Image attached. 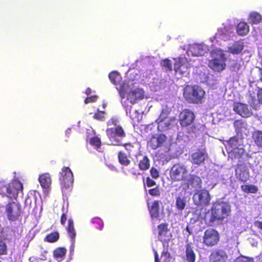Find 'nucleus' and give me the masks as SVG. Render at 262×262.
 Masks as SVG:
<instances>
[{
  "label": "nucleus",
  "instance_id": "nucleus-1",
  "mask_svg": "<svg viewBox=\"0 0 262 262\" xmlns=\"http://www.w3.org/2000/svg\"><path fill=\"white\" fill-rule=\"evenodd\" d=\"M210 211L211 215L209 216L206 215L204 221L206 224L211 226L215 221H223L227 217L231 212V206L226 202L216 201L213 203Z\"/></svg>",
  "mask_w": 262,
  "mask_h": 262
},
{
  "label": "nucleus",
  "instance_id": "nucleus-2",
  "mask_svg": "<svg viewBox=\"0 0 262 262\" xmlns=\"http://www.w3.org/2000/svg\"><path fill=\"white\" fill-rule=\"evenodd\" d=\"M242 50H211L210 55L212 59L209 60L208 67L213 71L221 72L226 67V62L229 55L227 53L237 54Z\"/></svg>",
  "mask_w": 262,
  "mask_h": 262
},
{
  "label": "nucleus",
  "instance_id": "nucleus-3",
  "mask_svg": "<svg viewBox=\"0 0 262 262\" xmlns=\"http://www.w3.org/2000/svg\"><path fill=\"white\" fill-rule=\"evenodd\" d=\"M23 185L18 180H13L10 183L0 181V194L3 196L16 200L20 192L23 193Z\"/></svg>",
  "mask_w": 262,
  "mask_h": 262
},
{
  "label": "nucleus",
  "instance_id": "nucleus-4",
  "mask_svg": "<svg viewBox=\"0 0 262 262\" xmlns=\"http://www.w3.org/2000/svg\"><path fill=\"white\" fill-rule=\"evenodd\" d=\"M184 96L188 102L199 104L203 102L205 92L199 85H187L184 89Z\"/></svg>",
  "mask_w": 262,
  "mask_h": 262
},
{
  "label": "nucleus",
  "instance_id": "nucleus-5",
  "mask_svg": "<svg viewBox=\"0 0 262 262\" xmlns=\"http://www.w3.org/2000/svg\"><path fill=\"white\" fill-rule=\"evenodd\" d=\"M4 208L8 221L15 222L21 220L23 211L19 202L13 200L9 201L5 205Z\"/></svg>",
  "mask_w": 262,
  "mask_h": 262
},
{
  "label": "nucleus",
  "instance_id": "nucleus-6",
  "mask_svg": "<svg viewBox=\"0 0 262 262\" xmlns=\"http://www.w3.org/2000/svg\"><path fill=\"white\" fill-rule=\"evenodd\" d=\"M188 173L187 166L181 163H177L171 167L169 177L172 182H180L185 180Z\"/></svg>",
  "mask_w": 262,
  "mask_h": 262
},
{
  "label": "nucleus",
  "instance_id": "nucleus-7",
  "mask_svg": "<svg viewBox=\"0 0 262 262\" xmlns=\"http://www.w3.org/2000/svg\"><path fill=\"white\" fill-rule=\"evenodd\" d=\"M106 134L113 144L116 146L122 145L121 141L126 136L124 130L120 125L107 128Z\"/></svg>",
  "mask_w": 262,
  "mask_h": 262
},
{
  "label": "nucleus",
  "instance_id": "nucleus-8",
  "mask_svg": "<svg viewBox=\"0 0 262 262\" xmlns=\"http://www.w3.org/2000/svg\"><path fill=\"white\" fill-rule=\"evenodd\" d=\"M211 195L206 189L198 190L193 196L194 204L199 207H207L210 204Z\"/></svg>",
  "mask_w": 262,
  "mask_h": 262
},
{
  "label": "nucleus",
  "instance_id": "nucleus-9",
  "mask_svg": "<svg viewBox=\"0 0 262 262\" xmlns=\"http://www.w3.org/2000/svg\"><path fill=\"white\" fill-rule=\"evenodd\" d=\"M220 239L219 232L213 228H209L204 232L203 243L207 247H213L218 244Z\"/></svg>",
  "mask_w": 262,
  "mask_h": 262
},
{
  "label": "nucleus",
  "instance_id": "nucleus-10",
  "mask_svg": "<svg viewBox=\"0 0 262 262\" xmlns=\"http://www.w3.org/2000/svg\"><path fill=\"white\" fill-rule=\"evenodd\" d=\"M59 179L62 189H66L74 182L73 172L69 167H63L59 172Z\"/></svg>",
  "mask_w": 262,
  "mask_h": 262
},
{
  "label": "nucleus",
  "instance_id": "nucleus-11",
  "mask_svg": "<svg viewBox=\"0 0 262 262\" xmlns=\"http://www.w3.org/2000/svg\"><path fill=\"white\" fill-rule=\"evenodd\" d=\"M167 141V137L164 134L161 133L152 136L148 142V146L151 149L156 150L164 146Z\"/></svg>",
  "mask_w": 262,
  "mask_h": 262
},
{
  "label": "nucleus",
  "instance_id": "nucleus-12",
  "mask_svg": "<svg viewBox=\"0 0 262 262\" xmlns=\"http://www.w3.org/2000/svg\"><path fill=\"white\" fill-rule=\"evenodd\" d=\"M195 119V115L189 109H184L179 115L180 124L182 127H187L190 125Z\"/></svg>",
  "mask_w": 262,
  "mask_h": 262
},
{
  "label": "nucleus",
  "instance_id": "nucleus-13",
  "mask_svg": "<svg viewBox=\"0 0 262 262\" xmlns=\"http://www.w3.org/2000/svg\"><path fill=\"white\" fill-rule=\"evenodd\" d=\"M190 162L193 165L199 166L204 163L208 157L205 149H198L190 155Z\"/></svg>",
  "mask_w": 262,
  "mask_h": 262
},
{
  "label": "nucleus",
  "instance_id": "nucleus-14",
  "mask_svg": "<svg viewBox=\"0 0 262 262\" xmlns=\"http://www.w3.org/2000/svg\"><path fill=\"white\" fill-rule=\"evenodd\" d=\"M190 64L186 59H180L174 64V70L176 74L186 76L189 73Z\"/></svg>",
  "mask_w": 262,
  "mask_h": 262
},
{
  "label": "nucleus",
  "instance_id": "nucleus-15",
  "mask_svg": "<svg viewBox=\"0 0 262 262\" xmlns=\"http://www.w3.org/2000/svg\"><path fill=\"white\" fill-rule=\"evenodd\" d=\"M233 110L238 115L244 118L251 117L253 113L249 108L247 104L241 102H235L233 104Z\"/></svg>",
  "mask_w": 262,
  "mask_h": 262
},
{
  "label": "nucleus",
  "instance_id": "nucleus-16",
  "mask_svg": "<svg viewBox=\"0 0 262 262\" xmlns=\"http://www.w3.org/2000/svg\"><path fill=\"white\" fill-rule=\"evenodd\" d=\"M236 178L240 181L246 182L249 179V172L245 164H238L235 169Z\"/></svg>",
  "mask_w": 262,
  "mask_h": 262
},
{
  "label": "nucleus",
  "instance_id": "nucleus-17",
  "mask_svg": "<svg viewBox=\"0 0 262 262\" xmlns=\"http://www.w3.org/2000/svg\"><path fill=\"white\" fill-rule=\"evenodd\" d=\"M228 254L223 249H215L210 254L209 260L210 262H226Z\"/></svg>",
  "mask_w": 262,
  "mask_h": 262
},
{
  "label": "nucleus",
  "instance_id": "nucleus-18",
  "mask_svg": "<svg viewBox=\"0 0 262 262\" xmlns=\"http://www.w3.org/2000/svg\"><path fill=\"white\" fill-rule=\"evenodd\" d=\"M185 184L188 188L198 189L202 186V180L201 178L194 174H189L188 177L185 178Z\"/></svg>",
  "mask_w": 262,
  "mask_h": 262
},
{
  "label": "nucleus",
  "instance_id": "nucleus-19",
  "mask_svg": "<svg viewBox=\"0 0 262 262\" xmlns=\"http://www.w3.org/2000/svg\"><path fill=\"white\" fill-rule=\"evenodd\" d=\"M158 238L161 242H167L170 241L171 235L167 223H162L158 226Z\"/></svg>",
  "mask_w": 262,
  "mask_h": 262
},
{
  "label": "nucleus",
  "instance_id": "nucleus-20",
  "mask_svg": "<svg viewBox=\"0 0 262 262\" xmlns=\"http://www.w3.org/2000/svg\"><path fill=\"white\" fill-rule=\"evenodd\" d=\"M233 127L236 135L242 136L248 130V124L242 119L235 120L233 122Z\"/></svg>",
  "mask_w": 262,
  "mask_h": 262
},
{
  "label": "nucleus",
  "instance_id": "nucleus-21",
  "mask_svg": "<svg viewBox=\"0 0 262 262\" xmlns=\"http://www.w3.org/2000/svg\"><path fill=\"white\" fill-rule=\"evenodd\" d=\"M144 98L143 92L141 90L136 89L130 91L127 95V100L132 103L135 104Z\"/></svg>",
  "mask_w": 262,
  "mask_h": 262
},
{
  "label": "nucleus",
  "instance_id": "nucleus-22",
  "mask_svg": "<svg viewBox=\"0 0 262 262\" xmlns=\"http://www.w3.org/2000/svg\"><path fill=\"white\" fill-rule=\"evenodd\" d=\"M185 256L187 262H195L196 260V254L194 251V247L191 243L185 245Z\"/></svg>",
  "mask_w": 262,
  "mask_h": 262
},
{
  "label": "nucleus",
  "instance_id": "nucleus-23",
  "mask_svg": "<svg viewBox=\"0 0 262 262\" xmlns=\"http://www.w3.org/2000/svg\"><path fill=\"white\" fill-rule=\"evenodd\" d=\"M38 181L43 189H48L52 184V179L49 173H43L39 175Z\"/></svg>",
  "mask_w": 262,
  "mask_h": 262
},
{
  "label": "nucleus",
  "instance_id": "nucleus-24",
  "mask_svg": "<svg viewBox=\"0 0 262 262\" xmlns=\"http://www.w3.org/2000/svg\"><path fill=\"white\" fill-rule=\"evenodd\" d=\"M160 201L156 200L148 204V209L151 218H158L159 216Z\"/></svg>",
  "mask_w": 262,
  "mask_h": 262
},
{
  "label": "nucleus",
  "instance_id": "nucleus-25",
  "mask_svg": "<svg viewBox=\"0 0 262 262\" xmlns=\"http://www.w3.org/2000/svg\"><path fill=\"white\" fill-rule=\"evenodd\" d=\"M249 26L244 21L239 22L236 26V32L241 36H245L249 32Z\"/></svg>",
  "mask_w": 262,
  "mask_h": 262
},
{
  "label": "nucleus",
  "instance_id": "nucleus-26",
  "mask_svg": "<svg viewBox=\"0 0 262 262\" xmlns=\"http://www.w3.org/2000/svg\"><path fill=\"white\" fill-rule=\"evenodd\" d=\"M66 229L68 232V235L70 237L72 242L74 243L75 242L76 233L74 228V222L72 219H69L68 224Z\"/></svg>",
  "mask_w": 262,
  "mask_h": 262
},
{
  "label": "nucleus",
  "instance_id": "nucleus-27",
  "mask_svg": "<svg viewBox=\"0 0 262 262\" xmlns=\"http://www.w3.org/2000/svg\"><path fill=\"white\" fill-rule=\"evenodd\" d=\"M138 165L141 170L146 171L148 170L150 165V160L148 156L146 155L143 156L142 159L139 161Z\"/></svg>",
  "mask_w": 262,
  "mask_h": 262
},
{
  "label": "nucleus",
  "instance_id": "nucleus-28",
  "mask_svg": "<svg viewBox=\"0 0 262 262\" xmlns=\"http://www.w3.org/2000/svg\"><path fill=\"white\" fill-rule=\"evenodd\" d=\"M117 157L118 162L122 165L127 166L131 163V161L128 159L127 155L123 151L120 150L118 151Z\"/></svg>",
  "mask_w": 262,
  "mask_h": 262
},
{
  "label": "nucleus",
  "instance_id": "nucleus-29",
  "mask_svg": "<svg viewBox=\"0 0 262 262\" xmlns=\"http://www.w3.org/2000/svg\"><path fill=\"white\" fill-rule=\"evenodd\" d=\"M167 118L168 113L165 111H162L156 122L157 123L159 126L163 127L164 126L165 127H168L170 123L169 122H165Z\"/></svg>",
  "mask_w": 262,
  "mask_h": 262
},
{
  "label": "nucleus",
  "instance_id": "nucleus-30",
  "mask_svg": "<svg viewBox=\"0 0 262 262\" xmlns=\"http://www.w3.org/2000/svg\"><path fill=\"white\" fill-rule=\"evenodd\" d=\"M252 138L255 144L258 147H262V131L256 130L252 133Z\"/></svg>",
  "mask_w": 262,
  "mask_h": 262
},
{
  "label": "nucleus",
  "instance_id": "nucleus-31",
  "mask_svg": "<svg viewBox=\"0 0 262 262\" xmlns=\"http://www.w3.org/2000/svg\"><path fill=\"white\" fill-rule=\"evenodd\" d=\"M67 250L63 247L56 248L53 252L54 257L58 261L62 260L66 254Z\"/></svg>",
  "mask_w": 262,
  "mask_h": 262
},
{
  "label": "nucleus",
  "instance_id": "nucleus-32",
  "mask_svg": "<svg viewBox=\"0 0 262 262\" xmlns=\"http://www.w3.org/2000/svg\"><path fill=\"white\" fill-rule=\"evenodd\" d=\"M262 19V16L256 12H252L250 13L248 17V21L251 24H258Z\"/></svg>",
  "mask_w": 262,
  "mask_h": 262
},
{
  "label": "nucleus",
  "instance_id": "nucleus-33",
  "mask_svg": "<svg viewBox=\"0 0 262 262\" xmlns=\"http://www.w3.org/2000/svg\"><path fill=\"white\" fill-rule=\"evenodd\" d=\"M242 190L247 193H256L258 191V187L252 184H245L241 186Z\"/></svg>",
  "mask_w": 262,
  "mask_h": 262
},
{
  "label": "nucleus",
  "instance_id": "nucleus-34",
  "mask_svg": "<svg viewBox=\"0 0 262 262\" xmlns=\"http://www.w3.org/2000/svg\"><path fill=\"white\" fill-rule=\"evenodd\" d=\"M136 143H126L124 144L122 143V146L124 147L125 150L127 151L129 156L133 155L137 151V148L136 147Z\"/></svg>",
  "mask_w": 262,
  "mask_h": 262
},
{
  "label": "nucleus",
  "instance_id": "nucleus-35",
  "mask_svg": "<svg viewBox=\"0 0 262 262\" xmlns=\"http://www.w3.org/2000/svg\"><path fill=\"white\" fill-rule=\"evenodd\" d=\"M59 238V234L57 231L51 232L46 235L45 241L48 243H54L57 242Z\"/></svg>",
  "mask_w": 262,
  "mask_h": 262
},
{
  "label": "nucleus",
  "instance_id": "nucleus-36",
  "mask_svg": "<svg viewBox=\"0 0 262 262\" xmlns=\"http://www.w3.org/2000/svg\"><path fill=\"white\" fill-rule=\"evenodd\" d=\"M176 205L179 210H183L186 206V201L184 198L178 196L176 198Z\"/></svg>",
  "mask_w": 262,
  "mask_h": 262
},
{
  "label": "nucleus",
  "instance_id": "nucleus-37",
  "mask_svg": "<svg viewBox=\"0 0 262 262\" xmlns=\"http://www.w3.org/2000/svg\"><path fill=\"white\" fill-rule=\"evenodd\" d=\"M91 223L93 227L100 230L102 229L103 227V222L101 219L97 217L93 218L91 220Z\"/></svg>",
  "mask_w": 262,
  "mask_h": 262
},
{
  "label": "nucleus",
  "instance_id": "nucleus-38",
  "mask_svg": "<svg viewBox=\"0 0 262 262\" xmlns=\"http://www.w3.org/2000/svg\"><path fill=\"white\" fill-rule=\"evenodd\" d=\"M108 77L111 82L114 84H118L120 81V75L116 71L111 72L109 74Z\"/></svg>",
  "mask_w": 262,
  "mask_h": 262
},
{
  "label": "nucleus",
  "instance_id": "nucleus-39",
  "mask_svg": "<svg viewBox=\"0 0 262 262\" xmlns=\"http://www.w3.org/2000/svg\"><path fill=\"white\" fill-rule=\"evenodd\" d=\"M188 49H208V47L203 43L189 44Z\"/></svg>",
  "mask_w": 262,
  "mask_h": 262
},
{
  "label": "nucleus",
  "instance_id": "nucleus-40",
  "mask_svg": "<svg viewBox=\"0 0 262 262\" xmlns=\"http://www.w3.org/2000/svg\"><path fill=\"white\" fill-rule=\"evenodd\" d=\"M90 143L91 145L95 146L97 148H99L101 145L100 139L96 136L90 138Z\"/></svg>",
  "mask_w": 262,
  "mask_h": 262
},
{
  "label": "nucleus",
  "instance_id": "nucleus-41",
  "mask_svg": "<svg viewBox=\"0 0 262 262\" xmlns=\"http://www.w3.org/2000/svg\"><path fill=\"white\" fill-rule=\"evenodd\" d=\"M105 112L98 110L96 113H95L93 116V118L99 120V121H103L104 120Z\"/></svg>",
  "mask_w": 262,
  "mask_h": 262
},
{
  "label": "nucleus",
  "instance_id": "nucleus-42",
  "mask_svg": "<svg viewBox=\"0 0 262 262\" xmlns=\"http://www.w3.org/2000/svg\"><path fill=\"white\" fill-rule=\"evenodd\" d=\"M234 262H254V260L252 258L241 255L235 259Z\"/></svg>",
  "mask_w": 262,
  "mask_h": 262
},
{
  "label": "nucleus",
  "instance_id": "nucleus-43",
  "mask_svg": "<svg viewBox=\"0 0 262 262\" xmlns=\"http://www.w3.org/2000/svg\"><path fill=\"white\" fill-rule=\"evenodd\" d=\"M149 194L153 196H159L160 195V191L158 186H156L154 188L149 189Z\"/></svg>",
  "mask_w": 262,
  "mask_h": 262
},
{
  "label": "nucleus",
  "instance_id": "nucleus-44",
  "mask_svg": "<svg viewBox=\"0 0 262 262\" xmlns=\"http://www.w3.org/2000/svg\"><path fill=\"white\" fill-rule=\"evenodd\" d=\"M163 66L167 71L171 72L172 70L171 61L167 59L163 60Z\"/></svg>",
  "mask_w": 262,
  "mask_h": 262
},
{
  "label": "nucleus",
  "instance_id": "nucleus-45",
  "mask_svg": "<svg viewBox=\"0 0 262 262\" xmlns=\"http://www.w3.org/2000/svg\"><path fill=\"white\" fill-rule=\"evenodd\" d=\"M238 139L236 137H232L228 141V145L232 148L236 147L238 144Z\"/></svg>",
  "mask_w": 262,
  "mask_h": 262
},
{
  "label": "nucleus",
  "instance_id": "nucleus-46",
  "mask_svg": "<svg viewBox=\"0 0 262 262\" xmlns=\"http://www.w3.org/2000/svg\"><path fill=\"white\" fill-rule=\"evenodd\" d=\"M7 246L6 244L0 239V255H4L7 253Z\"/></svg>",
  "mask_w": 262,
  "mask_h": 262
},
{
  "label": "nucleus",
  "instance_id": "nucleus-47",
  "mask_svg": "<svg viewBox=\"0 0 262 262\" xmlns=\"http://www.w3.org/2000/svg\"><path fill=\"white\" fill-rule=\"evenodd\" d=\"M244 47V42L242 40H240L235 42L233 49L229 48L228 49H243Z\"/></svg>",
  "mask_w": 262,
  "mask_h": 262
},
{
  "label": "nucleus",
  "instance_id": "nucleus-48",
  "mask_svg": "<svg viewBox=\"0 0 262 262\" xmlns=\"http://www.w3.org/2000/svg\"><path fill=\"white\" fill-rule=\"evenodd\" d=\"M150 173L151 176L154 179H157L159 177V171L154 167H152L150 169Z\"/></svg>",
  "mask_w": 262,
  "mask_h": 262
},
{
  "label": "nucleus",
  "instance_id": "nucleus-49",
  "mask_svg": "<svg viewBox=\"0 0 262 262\" xmlns=\"http://www.w3.org/2000/svg\"><path fill=\"white\" fill-rule=\"evenodd\" d=\"M98 98V96L96 95L91 96L90 97H86L84 100V103L88 104L91 102H95Z\"/></svg>",
  "mask_w": 262,
  "mask_h": 262
},
{
  "label": "nucleus",
  "instance_id": "nucleus-50",
  "mask_svg": "<svg viewBox=\"0 0 262 262\" xmlns=\"http://www.w3.org/2000/svg\"><path fill=\"white\" fill-rule=\"evenodd\" d=\"M118 120L117 119L115 118H111L106 123V124L108 126H111L112 125H114L117 126V123H118Z\"/></svg>",
  "mask_w": 262,
  "mask_h": 262
},
{
  "label": "nucleus",
  "instance_id": "nucleus-51",
  "mask_svg": "<svg viewBox=\"0 0 262 262\" xmlns=\"http://www.w3.org/2000/svg\"><path fill=\"white\" fill-rule=\"evenodd\" d=\"M257 97L258 102L262 105V88H257Z\"/></svg>",
  "mask_w": 262,
  "mask_h": 262
},
{
  "label": "nucleus",
  "instance_id": "nucleus-52",
  "mask_svg": "<svg viewBox=\"0 0 262 262\" xmlns=\"http://www.w3.org/2000/svg\"><path fill=\"white\" fill-rule=\"evenodd\" d=\"M129 172L134 176H137L141 174L136 166H134L129 169Z\"/></svg>",
  "mask_w": 262,
  "mask_h": 262
},
{
  "label": "nucleus",
  "instance_id": "nucleus-53",
  "mask_svg": "<svg viewBox=\"0 0 262 262\" xmlns=\"http://www.w3.org/2000/svg\"><path fill=\"white\" fill-rule=\"evenodd\" d=\"M146 184L148 187L154 186L156 184L155 181L150 179L149 177H147L146 178Z\"/></svg>",
  "mask_w": 262,
  "mask_h": 262
},
{
  "label": "nucleus",
  "instance_id": "nucleus-54",
  "mask_svg": "<svg viewBox=\"0 0 262 262\" xmlns=\"http://www.w3.org/2000/svg\"><path fill=\"white\" fill-rule=\"evenodd\" d=\"M67 220V215L66 213H62L61 216L60 223L61 225H64Z\"/></svg>",
  "mask_w": 262,
  "mask_h": 262
},
{
  "label": "nucleus",
  "instance_id": "nucleus-55",
  "mask_svg": "<svg viewBox=\"0 0 262 262\" xmlns=\"http://www.w3.org/2000/svg\"><path fill=\"white\" fill-rule=\"evenodd\" d=\"M254 225L258 229L262 230V222L256 221L254 222Z\"/></svg>",
  "mask_w": 262,
  "mask_h": 262
},
{
  "label": "nucleus",
  "instance_id": "nucleus-56",
  "mask_svg": "<svg viewBox=\"0 0 262 262\" xmlns=\"http://www.w3.org/2000/svg\"><path fill=\"white\" fill-rule=\"evenodd\" d=\"M161 256H164L166 258H169L170 256V253L168 251V250H164L161 253Z\"/></svg>",
  "mask_w": 262,
  "mask_h": 262
},
{
  "label": "nucleus",
  "instance_id": "nucleus-57",
  "mask_svg": "<svg viewBox=\"0 0 262 262\" xmlns=\"http://www.w3.org/2000/svg\"><path fill=\"white\" fill-rule=\"evenodd\" d=\"M258 80L262 82V68H258Z\"/></svg>",
  "mask_w": 262,
  "mask_h": 262
},
{
  "label": "nucleus",
  "instance_id": "nucleus-58",
  "mask_svg": "<svg viewBox=\"0 0 262 262\" xmlns=\"http://www.w3.org/2000/svg\"><path fill=\"white\" fill-rule=\"evenodd\" d=\"M155 256V262H160V260L159 258V255L157 251H155L154 252Z\"/></svg>",
  "mask_w": 262,
  "mask_h": 262
},
{
  "label": "nucleus",
  "instance_id": "nucleus-59",
  "mask_svg": "<svg viewBox=\"0 0 262 262\" xmlns=\"http://www.w3.org/2000/svg\"><path fill=\"white\" fill-rule=\"evenodd\" d=\"M119 94L122 98H124L125 97V93L122 90H120Z\"/></svg>",
  "mask_w": 262,
  "mask_h": 262
},
{
  "label": "nucleus",
  "instance_id": "nucleus-60",
  "mask_svg": "<svg viewBox=\"0 0 262 262\" xmlns=\"http://www.w3.org/2000/svg\"><path fill=\"white\" fill-rule=\"evenodd\" d=\"M91 93V89L90 88H88L85 90V94L87 95H89Z\"/></svg>",
  "mask_w": 262,
  "mask_h": 262
},
{
  "label": "nucleus",
  "instance_id": "nucleus-61",
  "mask_svg": "<svg viewBox=\"0 0 262 262\" xmlns=\"http://www.w3.org/2000/svg\"><path fill=\"white\" fill-rule=\"evenodd\" d=\"M245 152V150L241 148L240 149H238V154L243 155Z\"/></svg>",
  "mask_w": 262,
  "mask_h": 262
},
{
  "label": "nucleus",
  "instance_id": "nucleus-62",
  "mask_svg": "<svg viewBox=\"0 0 262 262\" xmlns=\"http://www.w3.org/2000/svg\"><path fill=\"white\" fill-rule=\"evenodd\" d=\"M30 200V199L29 198H27L25 200V205L26 206V204L27 203H28V202Z\"/></svg>",
  "mask_w": 262,
  "mask_h": 262
},
{
  "label": "nucleus",
  "instance_id": "nucleus-63",
  "mask_svg": "<svg viewBox=\"0 0 262 262\" xmlns=\"http://www.w3.org/2000/svg\"><path fill=\"white\" fill-rule=\"evenodd\" d=\"M106 106V103H103V104H102V107L103 108H105Z\"/></svg>",
  "mask_w": 262,
  "mask_h": 262
},
{
  "label": "nucleus",
  "instance_id": "nucleus-64",
  "mask_svg": "<svg viewBox=\"0 0 262 262\" xmlns=\"http://www.w3.org/2000/svg\"><path fill=\"white\" fill-rule=\"evenodd\" d=\"M186 230H187V231L189 233H191V232H190V230H189V227H188V226H187V227H186Z\"/></svg>",
  "mask_w": 262,
  "mask_h": 262
}]
</instances>
